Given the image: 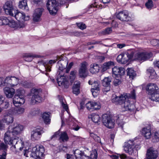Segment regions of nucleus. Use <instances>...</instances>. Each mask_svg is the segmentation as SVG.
I'll list each match as a JSON object with an SVG mask.
<instances>
[{
	"label": "nucleus",
	"mask_w": 159,
	"mask_h": 159,
	"mask_svg": "<svg viewBox=\"0 0 159 159\" xmlns=\"http://www.w3.org/2000/svg\"><path fill=\"white\" fill-rule=\"evenodd\" d=\"M130 98L135 99L136 98L135 91L133 89L130 93H124L119 96H116L112 99L113 103L116 105H121L123 107L124 111H132L134 109V106L130 104Z\"/></svg>",
	"instance_id": "1"
},
{
	"label": "nucleus",
	"mask_w": 159,
	"mask_h": 159,
	"mask_svg": "<svg viewBox=\"0 0 159 159\" xmlns=\"http://www.w3.org/2000/svg\"><path fill=\"white\" fill-rule=\"evenodd\" d=\"M58 63L59 68L57 73L58 75L57 80L59 86H61L64 84L68 77L62 71L67 66L68 61L67 60H60Z\"/></svg>",
	"instance_id": "2"
},
{
	"label": "nucleus",
	"mask_w": 159,
	"mask_h": 159,
	"mask_svg": "<svg viewBox=\"0 0 159 159\" xmlns=\"http://www.w3.org/2000/svg\"><path fill=\"white\" fill-rule=\"evenodd\" d=\"M140 148V145L136 144L135 141L133 140H129L125 142L124 149L125 152L132 156L137 155V151Z\"/></svg>",
	"instance_id": "3"
},
{
	"label": "nucleus",
	"mask_w": 159,
	"mask_h": 159,
	"mask_svg": "<svg viewBox=\"0 0 159 159\" xmlns=\"http://www.w3.org/2000/svg\"><path fill=\"white\" fill-rule=\"evenodd\" d=\"M148 55V53L146 52L134 50L130 52L129 57L132 61L143 62L147 60Z\"/></svg>",
	"instance_id": "4"
},
{
	"label": "nucleus",
	"mask_w": 159,
	"mask_h": 159,
	"mask_svg": "<svg viewBox=\"0 0 159 159\" xmlns=\"http://www.w3.org/2000/svg\"><path fill=\"white\" fill-rule=\"evenodd\" d=\"M19 138L18 137L13 136L12 134L9 130L5 134L4 140L6 144L12 145L11 148H14L17 150L18 149L17 146H16L17 148H16V145L14 144V143L15 144L17 143L18 141L17 140Z\"/></svg>",
	"instance_id": "5"
},
{
	"label": "nucleus",
	"mask_w": 159,
	"mask_h": 159,
	"mask_svg": "<svg viewBox=\"0 0 159 159\" xmlns=\"http://www.w3.org/2000/svg\"><path fill=\"white\" fill-rule=\"evenodd\" d=\"M41 92L40 89H32L30 93L31 97L30 103L32 105L41 102L42 98L40 96V92Z\"/></svg>",
	"instance_id": "6"
},
{
	"label": "nucleus",
	"mask_w": 159,
	"mask_h": 159,
	"mask_svg": "<svg viewBox=\"0 0 159 159\" xmlns=\"http://www.w3.org/2000/svg\"><path fill=\"white\" fill-rule=\"evenodd\" d=\"M45 149L43 146H36L34 147L30 154V156L36 159H43L44 155Z\"/></svg>",
	"instance_id": "7"
},
{
	"label": "nucleus",
	"mask_w": 159,
	"mask_h": 159,
	"mask_svg": "<svg viewBox=\"0 0 159 159\" xmlns=\"http://www.w3.org/2000/svg\"><path fill=\"white\" fill-rule=\"evenodd\" d=\"M47 9L50 14L55 15L58 11L57 2L56 0H48L47 4Z\"/></svg>",
	"instance_id": "8"
},
{
	"label": "nucleus",
	"mask_w": 159,
	"mask_h": 159,
	"mask_svg": "<svg viewBox=\"0 0 159 159\" xmlns=\"http://www.w3.org/2000/svg\"><path fill=\"white\" fill-rule=\"evenodd\" d=\"M3 9L5 13L11 16H14V13L16 11L12 5V2L10 0H8L3 6Z\"/></svg>",
	"instance_id": "9"
},
{
	"label": "nucleus",
	"mask_w": 159,
	"mask_h": 159,
	"mask_svg": "<svg viewBox=\"0 0 159 159\" xmlns=\"http://www.w3.org/2000/svg\"><path fill=\"white\" fill-rule=\"evenodd\" d=\"M102 123L104 125L109 129L114 127L115 124L114 121L110 116L104 114L102 115Z\"/></svg>",
	"instance_id": "10"
},
{
	"label": "nucleus",
	"mask_w": 159,
	"mask_h": 159,
	"mask_svg": "<svg viewBox=\"0 0 159 159\" xmlns=\"http://www.w3.org/2000/svg\"><path fill=\"white\" fill-rule=\"evenodd\" d=\"M88 64L87 62L84 61L80 63L79 66V73L81 78H85L87 76V67Z\"/></svg>",
	"instance_id": "11"
},
{
	"label": "nucleus",
	"mask_w": 159,
	"mask_h": 159,
	"mask_svg": "<svg viewBox=\"0 0 159 159\" xmlns=\"http://www.w3.org/2000/svg\"><path fill=\"white\" fill-rule=\"evenodd\" d=\"M43 128L40 126H37L36 129L31 132V138L33 140L39 139L42 134L43 132Z\"/></svg>",
	"instance_id": "12"
},
{
	"label": "nucleus",
	"mask_w": 159,
	"mask_h": 159,
	"mask_svg": "<svg viewBox=\"0 0 159 159\" xmlns=\"http://www.w3.org/2000/svg\"><path fill=\"white\" fill-rule=\"evenodd\" d=\"M117 18L122 21H130L131 18L129 16L127 11H123L119 12L116 16Z\"/></svg>",
	"instance_id": "13"
},
{
	"label": "nucleus",
	"mask_w": 159,
	"mask_h": 159,
	"mask_svg": "<svg viewBox=\"0 0 159 159\" xmlns=\"http://www.w3.org/2000/svg\"><path fill=\"white\" fill-rule=\"evenodd\" d=\"M19 83V79L14 76L7 77L5 79L4 84L13 87Z\"/></svg>",
	"instance_id": "14"
},
{
	"label": "nucleus",
	"mask_w": 159,
	"mask_h": 159,
	"mask_svg": "<svg viewBox=\"0 0 159 159\" xmlns=\"http://www.w3.org/2000/svg\"><path fill=\"white\" fill-rule=\"evenodd\" d=\"M130 53H127L125 55L121 53L116 58L117 61L120 64H125L129 60L132 61L131 58L129 57Z\"/></svg>",
	"instance_id": "15"
},
{
	"label": "nucleus",
	"mask_w": 159,
	"mask_h": 159,
	"mask_svg": "<svg viewBox=\"0 0 159 159\" xmlns=\"http://www.w3.org/2000/svg\"><path fill=\"white\" fill-rule=\"evenodd\" d=\"M15 18L19 21H22L21 22H23V21H28L30 20V16L27 15L25 16L24 13H22L16 10L15 13H14L13 16Z\"/></svg>",
	"instance_id": "16"
},
{
	"label": "nucleus",
	"mask_w": 159,
	"mask_h": 159,
	"mask_svg": "<svg viewBox=\"0 0 159 159\" xmlns=\"http://www.w3.org/2000/svg\"><path fill=\"white\" fill-rule=\"evenodd\" d=\"M23 128V126L20 124H14V127L12 129V131L10 132L12 134L13 136L17 137L16 136L21 133Z\"/></svg>",
	"instance_id": "17"
},
{
	"label": "nucleus",
	"mask_w": 159,
	"mask_h": 159,
	"mask_svg": "<svg viewBox=\"0 0 159 159\" xmlns=\"http://www.w3.org/2000/svg\"><path fill=\"white\" fill-rule=\"evenodd\" d=\"M112 74L115 76H122L124 75L125 73V70L123 67L115 66L112 69Z\"/></svg>",
	"instance_id": "18"
},
{
	"label": "nucleus",
	"mask_w": 159,
	"mask_h": 159,
	"mask_svg": "<svg viewBox=\"0 0 159 159\" xmlns=\"http://www.w3.org/2000/svg\"><path fill=\"white\" fill-rule=\"evenodd\" d=\"M86 108L89 110H98L101 108L100 103L94 101L89 102L86 104Z\"/></svg>",
	"instance_id": "19"
},
{
	"label": "nucleus",
	"mask_w": 159,
	"mask_h": 159,
	"mask_svg": "<svg viewBox=\"0 0 159 159\" xmlns=\"http://www.w3.org/2000/svg\"><path fill=\"white\" fill-rule=\"evenodd\" d=\"M43 9L42 8H38L36 9L33 15V20L34 22H37L40 20Z\"/></svg>",
	"instance_id": "20"
},
{
	"label": "nucleus",
	"mask_w": 159,
	"mask_h": 159,
	"mask_svg": "<svg viewBox=\"0 0 159 159\" xmlns=\"http://www.w3.org/2000/svg\"><path fill=\"white\" fill-rule=\"evenodd\" d=\"M8 25L11 28L17 29L23 28L25 26L24 22H16L13 20H9V22Z\"/></svg>",
	"instance_id": "21"
},
{
	"label": "nucleus",
	"mask_w": 159,
	"mask_h": 159,
	"mask_svg": "<svg viewBox=\"0 0 159 159\" xmlns=\"http://www.w3.org/2000/svg\"><path fill=\"white\" fill-rule=\"evenodd\" d=\"M111 79L109 77H105L103 80L102 84V85L106 88L103 89V91L107 92L110 90V83L111 82Z\"/></svg>",
	"instance_id": "22"
},
{
	"label": "nucleus",
	"mask_w": 159,
	"mask_h": 159,
	"mask_svg": "<svg viewBox=\"0 0 159 159\" xmlns=\"http://www.w3.org/2000/svg\"><path fill=\"white\" fill-rule=\"evenodd\" d=\"M25 102L24 97H20L17 95H15L13 99V102L15 106H18L20 105L23 104Z\"/></svg>",
	"instance_id": "23"
},
{
	"label": "nucleus",
	"mask_w": 159,
	"mask_h": 159,
	"mask_svg": "<svg viewBox=\"0 0 159 159\" xmlns=\"http://www.w3.org/2000/svg\"><path fill=\"white\" fill-rule=\"evenodd\" d=\"M4 93L8 98H11L15 93L14 89L6 87L4 89Z\"/></svg>",
	"instance_id": "24"
},
{
	"label": "nucleus",
	"mask_w": 159,
	"mask_h": 159,
	"mask_svg": "<svg viewBox=\"0 0 159 159\" xmlns=\"http://www.w3.org/2000/svg\"><path fill=\"white\" fill-rule=\"evenodd\" d=\"M114 62L111 61L105 62L101 66L102 71L104 72L106 71L107 70L110 68L111 67L114 66Z\"/></svg>",
	"instance_id": "25"
},
{
	"label": "nucleus",
	"mask_w": 159,
	"mask_h": 159,
	"mask_svg": "<svg viewBox=\"0 0 159 159\" xmlns=\"http://www.w3.org/2000/svg\"><path fill=\"white\" fill-rule=\"evenodd\" d=\"M150 133L152 142L157 143L159 141V133L158 131H155L151 133L150 130Z\"/></svg>",
	"instance_id": "26"
},
{
	"label": "nucleus",
	"mask_w": 159,
	"mask_h": 159,
	"mask_svg": "<svg viewBox=\"0 0 159 159\" xmlns=\"http://www.w3.org/2000/svg\"><path fill=\"white\" fill-rule=\"evenodd\" d=\"M80 82H75L73 87V93L78 95L80 93Z\"/></svg>",
	"instance_id": "27"
},
{
	"label": "nucleus",
	"mask_w": 159,
	"mask_h": 159,
	"mask_svg": "<svg viewBox=\"0 0 159 159\" xmlns=\"http://www.w3.org/2000/svg\"><path fill=\"white\" fill-rule=\"evenodd\" d=\"M13 120V117L10 114L5 115L3 119V122L7 123L8 125L12 123Z\"/></svg>",
	"instance_id": "28"
},
{
	"label": "nucleus",
	"mask_w": 159,
	"mask_h": 159,
	"mask_svg": "<svg viewBox=\"0 0 159 159\" xmlns=\"http://www.w3.org/2000/svg\"><path fill=\"white\" fill-rule=\"evenodd\" d=\"M158 155L157 151L152 148H150V159H156Z\"/></svg>",
	"instance_id": "29"
},
{
	"label": "nucleus",
	"mask_w": 159,
	"mask_h": 159,
	"mask_svg": "<svg viewBox=\"0 0 159 159\" xmlns=\"http://www.w3.org/2000/svg\"><path fill=\"white\" fill-rule=\"evenodd\" d=\"M99 70V67L97 64H91L90 66V72L93 74L98 73Z\"/></svg>",
	"instance_id": "30"
},
{
	"label": "nucleus",
	"mask_w": 159,
	"mask_h": 159,
	"mask_svg": "<svg viewBox=\"0 0 159 159\" xmlns=\"http://www.w3.org/2000/svg\"><path fill=\"white\" fill-rule=\"evenodd\" d=\"M127 74L129 78L133 80L136 76L135 72L131 68H128L127 70Z\"/></svg>",
	"instance_id": "31"
},
{
	"label": "nucleus",
	"mask_w": 159,
	"mask_h": 159,
	"mask_svg": "<svg viewBox=\"0 0 159 159\" xmlns=\"http://www.w3.org/2000/svg\"><path fill=\"white\" fill-rule=\"evenodd\" d=\"M69 139V137L66 132H62L61 133L59 138V140L65 142L68 141Z\"/></svg>",
	"instance_id": "32"
},
{
	"label": "nucleus",
	"mask_w": 159,
	"mask_h": 159,
	"mask_svg": "<svg viewBox=\"0 0 159 159\" xmlns=\"http://www.w3.org/2000/svg\"><path fill=\"white\" fill-rule=\"evenodd\" d=\"M123 116L122 115H118L116 116V123L119 127H120L121 129H123V125H124V123L122 119Z\"/></svg>",
	"instance_id": "33"
},
{
	"label": "nucleus",
	"mask_w": 159,
	"mask_h": 159,
	"mask_svg": "<svg viewBox=\"0 0 159 159\" xmlns=\"http://www.w3.org/2000/svg\"><path fill=\"white\" fill-rule=\"evenodd\" d=\"M19 7L23 10L28 11L29 8L27 6V0H23L20 2Z\"/></svg>",
	"instance_id": "34"
},
{
	"label": "nucleus",
	"mask_w": 159,
	"mask_h": 159,
	"mask_svg": "<svg viewBox=\"0 0 159 159\" xmlns=\"http://www.w3.org/2000/svg\"><path fill=\"white\" fill-rule=\"evenodd\" d=\"M150 99L152 101L159 102V91L150 94Z\"/></svg>",
	"instance_id": "35"
},
{
	"label": "nucleus",
	"mask_w": 159,
	"mask_h": 159,
	"mask_svg": "<svg viewBox=\"0 0 159 159\" xmlns=\"http://www.w3.org/2000/svg\"><path fill=\"white\" fill-rule=\"evenodd\" d=\"M158 91V88L155 84L150 83V94Z\"/></svg>",
	"instance_id": "36"
},
{
	"label": "nucleus",
	"mask_w": 159,
	"mask_h": 159,
	"mask_svg": "<svg viewBox=\"0 0 159 159\" xmlns=\"http://www.w3.org/2000/svg\"><path fill=\"white\" fill-rule=\"evenodd\" d=\"M24 59L27 61H31L34 58L36 57V55L32 53H25L24 55Z\"/></svg>",
	"instance_id": "37"
},
{
	"label": "nucleus",
	"mask_w": 159,
	"mask_h": 159,
	"mask_svg": "<svg viewBox=\"0 0 159 159\" xmlns=\"http://www.w3.org/2000/svg\"><path fill=\"white\" fill-rule=\"evenodd\" d=\"M92 120L96 123H98L100 122V118L98 114L93 113L90 116Z\"/></svg>",
	"instance_id": "38"
},
{
	"label": "nucleus",
	"mask_w": 159,
	"mask_h": 159,
	"mask_svg": "<svg viewBox=\"0 0 159 159\" xmlns=\"http://www.w3.org/2000/svg\"><path fill=\"white\" fill-rule=\"evenodd\" d=\"M83 148V150H82L83 159H84V158H86V159H88L89 155H90V151L88 148L84 147Z\"/></svg>",
	"instance_id": "39"
},
{
	"label": "nucleus",
	"mask_w": 159,
	"mask_h": 159,
	"mask_svg": "<svg viewBox=\"0 0 159 159\" xmlns=\"http://www.w3.org/2000/svg\"><path fill=\"white\" fill-rule=\"evenodd\" d=\"M42 117L46 124L49 123L50 122V119L49 118V115L48 113H43L42 114Z\"/></svg>",
	"instance_id": "40"
},
{
	"label": "nucleus",
	"mask_w": 159,
	"mask_h": 159,
	"mask_svg": "<svg viewBox=\"0 0 159 159\" xmlns=\"http://www.w3.org/2000/svg\"><path fill=\"white\" fill-rule=\"evenodd\" d=\"M141 133L145 139H149V129H148L146 128H143L142 129Z\"/></svg>",
	"instance_id": "41"
},
{
	"label": "nucleus",
	"mask_w": 159,
	"mask_h": 159,
	"mask_svg": "<svg viewBox=\"0 0 159 159\" xmlns=\"http://www.w3.org/2000/svg\"><path fill=\"white\" fill-rule=\"evenodd\" d=\"M89 84H91L92 85V88L91 89H98V88L99 89H101V85L99 82L97 81H94L92 83H91V81H89L88 82Z\"/></svg>",
	"instance_id": "42"
},
{
	"label": "nucleus",
	"mask_w": 159,
	"mask_h": 159,
	"mask_svg": "<svg viewBox=\"0 0 159 159\" xmlns=\"http://www.w3.org/2000/svg\"><path fill=\"white\" fill-rule=\"evenodd\" d=\"M9 22V20L5 17H0V25H7Z\"/></svg>",
	"instance_id": "43"
},
{
	"label": "nucleus",
	"mask_w": 159,
	"mask_h": 159,
	"mask_svg": "<svg viewBox=\"0 0 159 159\" xmlns=\"http://www.w3.org/2000/svg\"><path fill=\"white\" fill-rule=\"evenodd\" d=\"M157 78V75L155 71L153 69H150V79H155Z\"/></svg>",
	"instance_id": "44"
},
{
	"label": "nucleus",
	"mask_w": 159,
	"mask_h": 159,
	"mask_svg": "<svg viewBox=\"0 0 159 159\" xmlns=\"http://www.w3.org/2000/svg\"><path fill=\"white\" fill-rule=\"evenodd\" d=\"M90 136L94 139L95 141L102 144L100 138L97 135L93 133H90Z\"/></svg>",
	"instance_id": "45"
},
{
	"label": "nucleus",
	"mask_w": 159,
	"mask_h": 159,
	"mask_svg": "<svg viewBox=\"0 0 159 159\" xmlns=\"http://www.w3.org/2000/svg\"><path fill=\"white\" fill-rule=\"evenodd\" d=\"M25 93V91L21 89H19L17 90L16 94L15 95H17L20 97H24V95Z\"/></svg>",
	"instance_id": "46"
},
{
	"label": "nucleus",
	"mask_w": 159,
	"mask_h": 159,
	"mask_svg": "<svg viewBox=\"0 0 159 159\" xmlns=\"http://www.w3.org/2000/svg\"><path fill=\"white\" fill-rule=\"evenodd\" d=\"M101 89H91V91L92 93V95L94 97H96L99 94Z\"/></svg>",
	"instance_id": "47"
},
{
	"label": "nucleus",
	"mask_w": 159,
	"mask_h": 159,
	"mask_svg": "<svg viewBox=\"0 0 159 159\" xmlns=\"http://www.w3.org/2000/svg\"><path fill=\"white\" fill-rule=\"evenodd\" d=\"M8 148V146L7 144H4L3 143H0V150H3L2 154L4 152H6V151H7V149Z\"/></svg>",
	"instance_id": "48"
},
{
	"label": "nucleus",
	"mask_w": 159,
	"mask_h": 159,
	"mask_svg": "<svg viewBox=\"0 0 159 159\" xmlns=\"http://www.w3.org/2000/svg\"><path fill=\"white\" fill-rule=\"evenodd\" d=\"M142 89L145 91L148 94H149V84H144L142 85Z\"/></svg>",
	"instance_id": "49"
},
{
	"label": "nucleus",
	"mask_w": 159,
	"mask_h": 159,
	"mask_svg": "<svg viewBox=\"0 0 159 159\" xmlns=\"http://www.w3.org/2000/svg\"><path fill=\"white\" fill-rule=\"evenodd\" d=\"M30 113L33 116H35L39 113V110L38 109L34 108L30 111Z\"/></svg>",
	"instance_id": "50"
},
{
	"label": "nucleus",
	"mask_w": 159,
	"mask_h": 159,
	"mask_svg": "<svg viewBox=\"0 0 159 159\" xmlns=\"http://www.w3.org/2000/svg\"><path fill=\"white\" fill-rule=\"evenodd\" d=\"M97 151H94L90 153L89 157L88 158L91 159H97Z\"/></svg>",
	"instance_id": "51"
},
{
	"label": "nucleus",
	"mask_w": 159,
	"mask_h": 159,
	"mask_svg": "<svg viewBox=\"0 0 159 159\" xmlns=\"http://www.w3.org/2000/svg\"><path fill=\"white\" fill-rule=\"evenodd\" d=\"M112 30L111 28H108L106 29L105 30L102 31V33L103 34H109L112 32Z\"/></svg>",
	"instance_id": "52"
},
{
	"label": "nucleus",
	"mask_w": 159,
	"mask_h": 159,
	"mask_svg": "<svg viewBox=\"0 0 159 159\" xmlns=\"http://www.w3.org/2000/svg\"><path fill=\"white\" fill-rule=\"evenodd\" d=\"M151 43L154 46H159V40L157 39H154L152 40L151 41Z\"/></svg>",
	"instance_id": "53"
},
{
	"label": "nucleus",
	"mask_w": 159,
	"mask_h": 159,
	"mask_svg": "<svg viewBox=\"0 0 159 159\" xmlns=\"http://www.w3.org/2000/svg\"><path fill=\"white\" fill-rule=\"evenodd\" d=\"M121 83V79L115 78L114 80L113 84L115 86H117L120 84Z\"/></svg>",
	"instance_id": "54"
},
{
	"label": "nucleus",
	"mask_w": 159,
	"mask_h": 159,
	"mask_svg": "<svg viewBox=\"0 0 159 159\" xmlns=\"http://www.w3.org/2000/svg\"><path fill=\"white\" fill-rule=\"evenodd\" d=\"M77 26L82 30H84L86 28V25L83 23H77Z\"/></svg>",
	"instance_id": "55"
},
{
	"label": "nucleus",
	"mask_w": 159,
	"mask_h": 159,
	"mask_svg": "<svg viewBox=\"0 0 159 159\" xmlns=\"http://www.w3.org/2000/svg\"><path fill=\"white\" fill-rule=\"evenodd\" d=\"M75 71H71L70 75V78L71 80V82L72 81H73L75 80Z\"/></svg>",
	"instance_id": "56"
},
{
	"label": "nucleus",
	"mask_w": 159,
	"mask_h": 159,
	"mask_svg": "<svg viewBox=\"0 0 159 159\" xmlns=\"http://www.w3.org/2000/svg\"><path fill=\"white\" fill-rule=\"evenodd\" d=\"M117 157V158H118L119 157L121 159H125L127 158V156L126 154H118V156H115Z\"/></svg>",
	"instance_id": "57"
},
{
	"label": "nucleus",
	"mask_w": 159,
	"mask_h": 159,
	"mask_svg": "<svg viewBox=\"0 0 159 159\" xmlns=\"http://www.w3.org/2000/svg\"><path fill=\"white\" fill-rule=\"evenodd\" d=\"M69 2L68 0H60V4L61 5H66V7L67 8L68 7Z\"/></svg>",
	"instance_id": "58"
},
{
	"label": "nucleus",
	"mask_w": 159,
	"mask_h": 159,
	"mask_svg": "<svg viewBox=\"0 0 159 159\" xmlns=\"http://www.w3.org/2000/svg\"><path fill=\"white\" fill-rule=\"evenodd\" d=\"M3 121L0 120V130L2 131L5 129L6 126L3 123Z\"/></svg>",
	"instance_id": "59"
},
{
	"label": "nucleus",
	"mask_w": 159,
	"mask_h": 159,
	"mask_svg": "<svg viewBox=\"0 0 159 159\" xmlns=\"http://www.w3.org/2000/svg\"><path fill=\"white\" fill-rule=\"evenodd\" d=\"M9 105V104L8 102L7 101H4L3 105H2L1 107L4 109H7L8 108Z\"/></svg>",
	"instance_id": "60"
},
{
	"label": "nucleus",
	"mask_w": 159,
	"mask_h": 159,
	"mask_svg": "<svg viewBox=\"0 0 159 159\" xmlns=\"http://www.w3.org/2000/svg\"><path fill=\"white\" fill-rule=\"evenodd\" d=\"M25 111V109L22 107H20L17 110V112L18 114L23 113Z\"/></svg>",
	"instance_id": "61"
},
{
	"label": "nucleus",
	"mask_w": 159,
	"mask_h": 159,
	"mask_svg": "<svg viewBox=\"0 0 159 159\" xmlns=\"http://www.w3.org/2000/svg\"><path fill=\"white\" fill-rule=\"evenodd\" d=\"M61 105L63 108H64L66 110V111H67V110L68 109V107L67 104H65L63 101H61Z\"/></svg>",
	"instance_id": "62"
},
{
	"label": "nucleus",
	"mask_w": 159,
	"mask_h": 159,
	"mask_svg": "<svg viewBox=\"0 0 159 159\" xmlns=\"http://www.w3.org/2000/svg\"><path fill=\"white\" fill-rule=\"evenodd\" d=\"M73 125L74 126L73 129L75 131H78L80 128L78 125L74 123H73Z\"/></svg>",
	"instance_id": "63"
},
{
	"label": "nucleus",
	"mask_w": 159,
	"mask_h": 159,
	"mask_svg": "<svg viewBox=\"0 0 159 159\" xmlns=\"http://www.w3.org/2000/svg\"><path fill=\"white\" fill-rule=\"evenodd\" d=\"M66 159H74V156L71 154H66Z\"/></svg>",
	"instance_id": "64"
}]
</instances>
